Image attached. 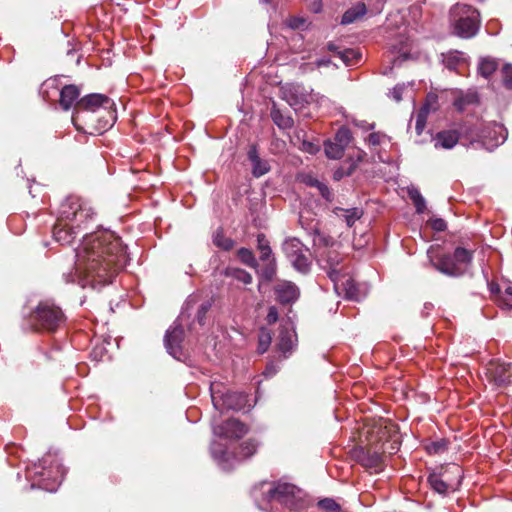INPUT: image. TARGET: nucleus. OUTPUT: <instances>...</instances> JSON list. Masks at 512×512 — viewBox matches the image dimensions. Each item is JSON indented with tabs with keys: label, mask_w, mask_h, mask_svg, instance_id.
Instances as JSON below:
<instances>
[{
	"label": "nucleus",
	"mask_w": 512,
	"mask_h": 512,
	"mask_svg": "<svg viewBox=\"0 0 512 512\" xmlns=\"http://www.w3.org/2000/svg\"><path fill=\"white\" fill-rule=\"evenodd\" d=\"M328 48H329V50H333L334 49V45L333 44H329Z\"/></svg>",
	"instance_id": "62"
},
{
	"label": "nucleus",
	"mask_w": 512,
	"mask_h": 512,
	"mask_svg": "<svg viewBox=\"0 0 512 512\" xmlns=\"http://www.w3.org/2000/svg\"><path fill=\"white\" fill-rule=\"evenodd\" d=\"M361 463L364 467L379 472L382 469L383 458L377 452H368L363 456Z\"/></svg>",
	"instance_id": "32"
},
{
	"label": "nucleus",
	"mask_w": 512,
	"mask_h": 512,
	"mask_svg": "<svg viewBox=\"0 0 512 512\" xmlns=\"http://www.w3.org/2000/svg\"><path fill=\"white\" fill-rule=\"evenodd\" d=\"M227 274L244 284H250L252 282V276L250 273L240 268L231 269Z\"/></svg>",
	"instance_id": "43"
},
{
	"label": "nucleus",
	"mask_w": 512,
	"mask_h": 512,
	"mask_svg": "<svg viewBox=\"0 0 512 512\" xmlns=\"http://www.w3.org/2000/svg\"><path fill=\"white\" fill-rule=\"evenodd\" d=\"M404 89H405L404 84H397L391 91V95H392L393 99L396 100L397 102L402 100V94H403Z\"/></svg>",
	"instance_id": "50"
},
{
	"label": "nucleus",
	"mask_w": 512,
	"mask_h": 512,
	"mask_svg": "<svg viewBox=\"0 0 512 512\" xmlns=\"http://www.w3.org/2000/svg\"><path fill=\"white\" fill-rule=\"evenodd\" d=\"M75 265L62 273L65 283H76L82 288L99 289L123 269L128 256L118 236L108 230L85 234L75 250Z\"/></svg>",
	"instance_id": "1"
},
{
	"label": "nucleus",
	"mask_w": 512,
	"mask_h": 512,
	"mask_svg": "<svg viewBox=\"0 0 512 512\" xmlns=\"http://www.w3.org/2000/svg\"><path fill=\"white\" fill-rule=\"evenodd\" d=\"M270 116H271V119L274 122V124L279 129H283V130L291 129L294 125L293 118L288 114H283L281 112V110L276 106L275 103L273 104V106L271 108Z\"/></svg>",
	"instance_id": "28"
},
{
	"label": "nucleus",
	"mask_w": 512,
	"mask_h": 512,
	"mask_svg": "<svg viewBox=\"0 0 512 512\" xmlns=\"http://www.w3.org/2000/svg\"><path fill=\"white\" fill-rule=\"evenodd\" d=\"M278 369L279 368L277 365H275L274 363H270L266 366L263 374L265 375V377H272L278 372Z\"/></svg>",
	"instance_id": "53"
},
{
	"label": "nucleus",
	"mask_w": 512,
	"mask_h": 512,
	"mask_svg": "<svg viewBox=\"0 0 512 512\" xmlns=\"http://www.w3.org/2000/svg\"><path fill=\"white\" fill-rule=\"evenodd\" d=\"M58 215L60 222L70 224L77 233H80L94 222L96 213L88 201L78 196H69L61 203Z\"/></svg>",
	"instance_id": "4"
},
{
	"label": "nucleus",
	"mask_w": 512,
	"mask_h": 512,
	"mask_svg": "<svg viewBox=\"0 0 512 512\" xmlns=\"http://www.w3.org/2000/svg\"><path fill=\"white\" fill-rule=\"evenodd\" d=\"M351 174V171H348V172H345L343 169H337L334 174H333V178L335 180H341L344 176H348Z\"/></svg>",
	"instance_id": "56"
},
{
	"label": "nucleus",
	"mask_w": 512,
	"mask_h": 512,
	"mask_svg": "<svg viewBox=\"0 0 512 512\" xmlns=\"http://www.w3.org/2000/svg\"><path fill=\"white\" fill-rule=\"evenodd\" d=\"M311 185H312V186H316V187H318V189H319V190H320V192H321V195H322L324 198H326V199H328V198H329L330 190H329V188H328L325 184H323V183L319 182L318 180H314L313 182H311Z\"/></svg>",
	"instance_id": "51"
},
{
	"label": "nucleus",
	"mask_w": 512,
	"mask_h": 512,
	"mask_svg": "<svg viewBox=\"0 0 512 512\" xmlns=\"http://www.w3.org/2000/svg\"><path fill=\"white\" fill-rule=\"evenodd\" d=\"M367 12V8L364 3H358L357 5L349 8L341 18L342 25H348L356 20L362 18Z\"/></svg>",
	"instance_id": "29"
},
{
	"label": "nucleus",
	"mask_w": 512,
	"mask_h": 512,
	"mask_svg": "<svg viewBox=\"0 0 512 512\" xmlns=\"http://www.w3.org/2000/svg\"><path fill=\"white\" fill-rule=\"evenodd\" d=\"M334 213L337 217L343 219L348 227H352L363 216V210L358 207L349 209L337 207Z\"/></svg>",
	"instance_id": "26"
},
{
	"label": "nucleus",
	"mask_w": 512,
	"mask_h": 512,
	"mask_svg": "<svg viewBox=\"0 0 512 512\" xmlns=\"http://www.w3.org/2000/svg\"><path fill=\"white\" fill-rule=\"evenodd\" d=\"M308 151H309V152H311V151H312V143H309Z\"/></svg>",
	"instance_id": "61"
},
{
	"label": "nucleus",
	"mask_w": 512,
	"mask_h": 512,
	"mask_svg": "<svg viewBox=\"0 0 512 512\" xmlns=\"http://www.w3.org/2000/svg\"><path fill=\"white\" fill-rule=\"evenodd\" d=\"M283 99L295 111H299L307 104L315 100L312 90H307L303 85L292 84L282 90Z\"/></svg>",
	"instance_id": "13"
},
{
	"label": "nucleus",
	"mask_w": 512,
	"mask_h": 512,
	"mask_svg": "<svg viewBox=\"0 0 512 512\" xmlns=\"http://www.w3.org/2000/svg\"><path fill=\"white\" fill-rule=\"evenodd\" d=\"M464 133L471 145H477L488 151H493L496 147L503 144L507 138L506 129L499 124H492L484 127H468Z\"/></svg>",
	"instance_id": "9"
},
{
	"label": "nucleus",
	"mask_w": 512,
	"mask_h": 512,
	"mask_svg": "<svg viewBox=\"0 0 512 512\" xmlns=\"http://www.w3.org/2000/svg\"><path fill=\"white\" fill-rule=\"evenodd\" d=\"M308 151H309V152H311V151H312V143H309Z\"/></svg>",
	"instance_id": "60"
},
{
	"label": "nucleus",
	"mask_w": 512,
	"mask_h": 512,
	"mask_svg": "<svg viewBox=\"0 0 512 512\" xmlns=\"http://www.w3.org/2000/svg\"><path fill=\"white\" fill-rule=\"evenodd\" d=\"M429 225L434 231L442 232L447 228V224L442 218H432L429 220Z\"/></svg>",
	"instance_id": "48"
},
{
	"label": "nucleus",
	"mask_w": 512,
	"mask_h": 512,
	"mask_svg": "<svg viewBox=\"0 0 512 512\" xmlns=\"http://www.w3.org/2000/svg\"><path fill=\"white\" fill-rule=\"evenodd\" d=\"M318 506L326 511L338 512L340 505L332 498H324L318 502Z\"/></svg>",
	"instance_id": "45"
},
{
	"label": "nucleus",
	"mask_w": 512,
	"mask_h": 512,
	"mask_svg": "<svg viewBox=\"0 0 512 512\" xmlns=\"http://www.w3.org/2000/svg\"><path fill=\"white\" fill-rule=\"evenodd\" d=\"M247 157L252 164V175L259 178L270 171V165L266 160L260 158L257 146H249Z\"/></svg>",
	"instance_id": "20"
},
{
	"label": "nucleus",
	"mask_w": 512,
	"mask_h": 512,
	"mask_svg": "<svg viewBox=\"0 0 512 512\" xmlns=\"http://www.w3.org/2000/svg\"><path fill=\"white\" fill-rule=\"evenodd\" d=\"M332 140L346 149L352 140L351 131L347 127H340Z\"/></svg>",
	"instance_id": "40"
},
{
	"label": "nucleus",
	"mask_w": 512,
	"mask_h": 512,
	"mask_svg": "<svg viewBox=\"0 0 512 512\" xmlns=\"http://www.w3.org/2000/svg\"><path fill=\"white\" fill-rule=\"evenodd\" d=\"M354 124L364 130H372L375 127L374 123H368L366 121H355Z\"/></svg>",
	"instance_id": "55"
},
{
	"label": "nucleus",
	"mask_w": 512,
	"mask_h": 512,
	"mask_svg": "<svg viewBox=\"0 0 512 512\" xmlns=\"http://www.w3.org/2000/svg\"><path fill=\"white\" fill-rule=\"evenodd\" d=\"M266 485L265 482L261 483V488H263Z\"/></svg>",
	"instance_id": "63"
},
{
	"label": "nucleus",
	"mask_w": 512,
	"mask_h": 512,
	"mask_svg": "<svg viewBox=\"0 0 512 512\" xmlns=\"http://www.w3.org/2000/svg\"><path fill=\"white\" fill-rule=\"evenodd\" d=\"M247 432V426L234 418H230L219 425L213 424V434L220 439H240Z\"/></svg>",
	"instance_id": "15"
},
{
	"label": "nucleus",
	"mask_w": 512,
	"mask_h": 512,
	"mask_svg": "<svg viewBox=\"0 0 512 512\" xmlns=\"http://www.w3.org/2000/svg\"><path fill=\"white\" fill-rule=\"evenodd\" d=\"M460 135L456 130H443L432 137L436 149H452L459 141Z\"/></svg>",
	"instance_id": "21"
},
{
	"label": "nucleus",
	"mask_w": 512,
	"mask_h": 512,
	"mask_svg": "<svg viewBox=\"0 0 512 512\" xmlns=\"http://www.w3.org/2000/svg\"><path fill=\"white\" fill-rule=\"evenodd\" d=\"M266 319L269 324H273L278 320V311L275 307L269 308Z\"/></svg>",
	"instance_id": "52"
},
{
	"label": "nucleus",
	"mask_w": 512,
	"mask_h": 512,
	"mask_svg": "<svg viewBox=\"0 0 512 512\" xmlns=\"http://www.w3.org/2000/svg\"><path fill=\"white\" fill-rule=\"evenodd\" d=\"M386 138V135L380 132H373L368 136V143L372 146H378L382 143L383 139Z\"/></svg>",
	"instance_id": "49"
},
{
	"label": "nucleus",
	"mask_w": 512,
	"mask_h": 512,
	"mask_svg": "<svg viewBox=\"0 0 512 512\" xmlns=\"http://www.w3.org/2000/svg\"><path fill=\"white\" fill-rule=\"evenodd\" d=\"M66 470L56 455L47 454L38 464H34L33 468L27 469V477L34 478L39 476L38 483H32L31 489L38 487L48 492L57 491L60 486Z\"/></svg>",
	"instance_id": "3"
},
{
	"label": "nucleus",
	"mask_w": 512,
	"mask_h": 512,
	"mask_svg": "<svg viewBox=\"0 0 512 512\" xmlns=\"http://www.w3.org/2000/svg\"><path fill=\"white\" fill-rule=\"evenodd\" d=\"M258 443L249 439L240 446L238 454L229 452L222 443L213 440L210 445V453L217 465L224 471L232 470L241 460L251 457L257 450Z\"/></svg>",
	"instance_id": "7"
},
{
	"label": "nucleus",
	"mask_w": 512,
	"mask_h": 512,
	"mask_svg": "<svg viewBox=\"0 0 512 512\" xmlns=\"http://www.w3.org/2000/svg\"><path fill=\"white\" fill-rule=\"evenodd\" d=\"M454 265L458 266L461 269V276L466 272L468 266L472 261V253L471 251L463 248L457 247L453 254H451Z\"/></svg>",
	"instance_id": "27"
},
{
	"label": "nucleus",
	"mask_w": 512,
	"mask_h": 512,
	"mask_svg": "<svg viewBox=\"0 0 512 512\" xmlns=\"http://www.w3.org/2000/svg\"><path fill=\"white\" fill-rule=\"evenodd\" d=\"M282 248L295 270L302 274H307L310 271L309 250L298 238L286 239Z\"/></svg>",
	"instance_id": "11"
},
{
	"label": "nucleus",
	"mask_w": 512,
	"mask_h": 512,
	"mask_svg": "<svg viewBox=\"0 0 512 512\" xmlns=\"http://www.w3.org/2000/svg\"><path fill=\"white\" fill-rule=\"evenodd\" d=\"M197 298L198 297L196 295H191L188 297L182 308L180 316L174 322V325L171 326L165 333V348L167 352L175 359L180 360L183 356L181 343L184 337V330L182 328V322H184L185 318H189L190 312L196 308V320L199 325L203 326L206 323L207 314L212 307V302L210 300H205L197 305Z\"/></svg>",
	"instance_id": "2"
},
{
	"label": "nucleus",
	"mask_w": 512,
	"mask_h": 512,
	"mask_svg": "<svg viewBox=\"0 0 512 512\" xmlns=\"http://www.w3.org/2000/svg\"><path fill=\"white\" fill-rule=\"evenodd\" d=\"M338 512H341V509Z\"/></svg>",
	"instance_id": "64"
},
{
	"label": "nucleus",
	"mask_w": 512,
	"mask_h": 512,
	"mask_svg": "<svg viewBox=\"0 0 512 512\" xmlns=\"http://www.w3.org/2000/svg\"><path fill=\"white\" fill-rule=\"evenodd\" d=\"M272 334L268 328L261 327L258 333V352L265 353L270 347Z\"/></svg>",
	"instance_id": "35"
},
{
	"label": "nucleus",
	"mask_w": 512,
	"mask_h": 512,
	"mask_svg": "<svg viewBox=\"0 0 512 512\" xmlns=\"http://www.w3.org/2000/svg\"><path fill=\"white\" fill-rule=\"evenodd\" d=\"M275 294L281 304H291L298 299L300 292L294 283L283 281L275 287Z\"/></svg>",
	"instance_id": "19"
},
{
	"label": "nucleus",
	"mask_w": 512,
	"mask_h": 512,
	"mask_svg": "<svg viewBox=\"0 0 512 512\" xmlns=\"http://www.w3.org/2000/svg\"><path fill=\"white\" fill-rule=\"evenodd\" d=\"M443 63L449 70H456L465 64V54L459 51H451L444 55Z\"/></svg>",
	"instance_id": "31"
},
{
	"label": "nucleus",
	"mask_w": 512,
	"mask_h": 512,
	"mask_svg": "<svg viewBox=\"0 0 512 512\" xmlns=\"http://www.w3.org/2000/svg\"><path fill=\"white\" fill-rule=\"evenodd\" d=\"M499 66L498 61L492 57H485L479 61L478 72L479 74L488 79L497 70Z\"/></svg>",
	"instance_id": "30"
},
{
	"label": "nucleus",
	"mask_w": 512,
	"mask_h": 512,
	"mask_svg": "<svg viewBox=\"0 0 512 512\" xmlns=\"http://www.w3.org/2000/svg\"><path fill=\"white\" fill-rule=\"evenodd\" d=\"M296 345L297 335L294 327L289 322L282 324L277 342L278 350L283 354L284 358H287L291 355Z\"/></svg>",
	"instance_id": "18"
},
{
	"label": "nucleus",
	"mask_w": 512,
	"mask_h": 512,
	"mask_svg": "<svg viewBox=\"0 0 512 512\" xmlns=\"http://www.w3.org/2000/svg\"><path fill=\"white\" fill-rule=\"evenodd\" d=\"M408 194L415 206L416 212L418 214L424 213V211L426 209V201H425L424 197L421 195V193L419 192V190L416 188H411L408 190Z\"/></svg>",
	"instance_id": "37"
},
{
	"label": "nucleus",
	"mask_w": 512,
	"mask_h": 512,
	"mask_svg": "<svg viewBox=\"0 0 512 512\" xmlns=\"http://www.w3.org/2000/svg\"><path fill=\"white\" fill-rule=\"evenodd\" d=\"M331 63V60L329 58H320V59H317L316 61V66L317 67H323V66H329Z\"/></svg>",
	"instance_id": "57"
},
{
	"label": "nucleus",
	"mask_w": 512,
	"mask_h": 512,
	"mask_svg": "<svg viewBox=\"0 0 512 512\" xmlns=\"http://www.w3.org/2000/svg\"><path fill=\"white\" fill-rule=\"evenodd\" d=\"M257 249L260 252V260L266 261L270 260L271 258H275L273 256L272 249L270 247V243L268 239L266 238L265 234L259 233L257 235Z\"/></svg>",
	"instance_id": "33"
},
{
	"label": "nucleus",
	"mask_w": 512,
	"mask_h": 512,
	"mask_svg": "<svg viewBox=\"0 0 512 512\" xmlns=\"http://www.w3.org/2000/svg\"><path fill=\"white\" fill-rule=\"evenodd\" d=\"M80 95V90L75 85H65L60 90V106L63 110H69L74 104L76 105V100Z\"/></svg>",
	"instance_id": "24"
},
{
	"label": "nucleus",
	"mask_w": 512,
	"mask_h": 512,
	"mask_svg": "<svg viewBox=\"0 0 512 512\" xmlns=\"http://www.w3.org/2000/svg\"><path fill=\"white\" fill-rule=\"evenodd\" d=\"M500 73H501L502 85L506 89L512 90V64L507 63V64L503 65Z\"/></svg>",
	"instance_id": "42"
},
{
	"label": "nucleus",
	"mask_w": 512,
	"mask_h": 512,
	"mask_svg": "<svg viewBox=\"0 0 512 512\" xmlns=\"http://www.w3.org/2000/svg\"><path fill=\"white\" fill-rule=\"evenodd\" d=\"M428 449L430 452L438 453L445 449V445L443 442H433Z\"/></svg>",
	"instance_id": "54"
},
{
	"label": "nucleus",
	"mask_w": 512,
	"mask_h": 512,
	"mask_svg": "<svg viewBox=\"0 0 512 512\" xmlns=\"http://www.w3.org/2000/svg\"><path fill=\"white\" fill-rule=\"evenodd\" d=\"M28 322L36 331L55 332L65 322L62 309L53 300L40 301L30 312Z\"/></svg>",
	"instance_id": "5"
},
{
	"label": "nucleus",
	"mask_w": 512,
	"mask_h": 512,
	"mask_svg": "<svg viewBox=\"0 0 512 512\" xmlns=\"http://www.w3.org/2000/svg\"><path fill=\"white\" fill-rule=\"evenodd\" d=\"M265 264L263 268L259 271L260 276L266 280L271 281L276 275L277 263L275 258H271L270 260L264 261Z\"/></svg>",
	"instance_id": "38"
},
{
	"label": "nucleus",
	"mask_w": 512,
	"mask_h": 512,
	"mask_svg": "<svg viewBox=\"0 0 512 512\" xmlns=\"http://www.w3.org/2000/svg\"><path fill=\"white\" fill-rule=\"evenodd\" d=\"M320 240L324 242L325 247L318 251L317 263L321 269L326 271L330 280L336 285L340 276L338 266L341 262V256L336 249L332 246L329 247L331 239L321 237Z\"/></svg>",
	"instance_id": "12"
},
{
	"label": "nucleus",
	"mask_w": 512,
	"mask_h": 512,
	"mask_svg": "<svg viewBox=\"0 0 512 512\" xmlns=\"http://www.w3.org/2000/svg\"><path fill=\"white\" fill-rule=\"evenodd\" d=\"M432 103L433 104L437 103V96L436 95H429L427 97L426 103L418 110V112L416 114V117H415V131H416L417 135H421V133L423 132V130H424L425 126H426L427 117H428V115L430 113V110H431L430 105Z\"/></svg>",
	"instance_id": "23"
},
{
	"label": "nucleus",
	"mask_w": 512,
	"mask_h": 512,
	"mask_svg": "<svg viewBox=\"0 0 512 512\" xmlns=\"http://www.w3.org/2000/svg\"><path fill=\"white\" fill-rule=\"evenodd\" d=\"M427 482L431 489L443 496H446L450 491H454L452 484L446 482L440 473L433 472L429 474Z\"/></svg>",
	"instance_id": "25"
},
{
	"label": "nucleus",
	"mask_w": 512,
	"mask_h": 512,
	"mask_svg": "<svg viewBox=\"0 0 512 512\" xmlns=\"http://www.w3.org/2000/svg\"><path fill=\"white\" fill-rule=\"evenodd\" d=\"M54 83V80L53 81H47L44 83L45 86H50V85H53Z\"/></svg>",
	"instance_id": "59"
},
{
	"label": "nucleus",
	"mask_w": 512,
	"mask_h": 512,
	"mask_svg": "<svg viewBox=\"0 0 512 512\" xmlns=\"http://www.w3.org/2000/svg\"><path fill=\"white\" fill-rule=\"evenodd\" d=\"M268 502L277 501L290 510H302L308 506V500L303 490L294 484L282 480L274 482L266 492Z\"/></svg>",
	"instance_id": "6"
},
{
	"label": "nucleus",
	"mask_w": 512,
	"mask_h": 512,
	"mask_svg": "<svg viewBox=\"0 0 512 512\" xmlns=\"http://www.w3.org/2000/svg\"><path fill=\"white\" fill-rule=\"evenodd\" d=\"M340 58L347 66H352L357 64L361 60L362 55L357 50L346 49L340 53Z\"/></svg>",
	"instance_id": "39"
},
{
	"label": "nucleus",
	"mask_w": 512,
	"mask_h": 512,
	"mask_svg": "<svg viewBox=\"0 0 512 512\" xmlns=\"http://www.w3.org/2000/svg\"><path fill=\"white\" fill-rule=\"evenodd\" d=\"M428 257L432 267L440 273L449 277L461 276V269L454 265L451 254H434L432 251H428Z\"/></svg>",
	"instance_id": "17"
},
{
	"label": "nucleus",
	"mask_w": 512,
	"mask_h": 512,
	"mask_svg": "<svg viewBox=\"0 0 512 512\" xmlns=\"http://www.w3.org/2000/svg\"><path fill=\"white\" fill-rule=\"evenodd\" d=\"M451 15L453 18V34L456 36L469 39L478 33L480 28V15L472 6L456 4L451 10Z\"/></svg>",
	"instance_id": "8"
},
{
	"label": "nucleus",
	"mask_w": 512,
	"mask_h": 512,
	"mask_svg": "<svg viewBox=\"0 0 512 512\" xmlns=\"http://www.w3.org/2000/svg\"><path fill=\"white\" fill-rule=\"evenodd\" d=\"M499 305L506 309H512V286H508L500 296Z\"/></svg>",
	"instance_id": "46"
},
{
	"label": "nucleus",
	"mask_w": 512,
	"mask_h": 512,
	"mask_svg": "<svg viewBox=\"0 0 512 512\" xmlns=\"http://www.w3.org/2000/svg\"><path fill=\"white\" fill-rule=\"evenodd\" d=\"M114 103L104 94H89L79 99L76 103L75 112L72 117L73 122L82 112H97L100 109H110Z\"/></svg>",
	"instance_id": "14"
},
{
	"label": "nucleus",
	"mask_w": 512,
	"mask_h": 512,
	"mask_svg": "<svg viewBox=\"0 0 512 512\" xmlns=\"http://www.w3.org/2000/svg\"><path fill=\"white\" fill-rule=\"evenodd\" d=\"M325 155L329 159H340L344 155L345 148L334 140L328 139L324 142Z\"/></svg>",
	"instance_id": "34"
},
{
	"label": "nucleus",
	"mask_w": 512,
	"mask_h": 512,
	"mask_svg": "<svg viewBox=\"0 0 512 512\" xmlns=\"http://www.w3.org/2000/svg\"><path fill=\"white\" fill-rule=\"evenodd\" d=\"M343 289L345 291V297L350 300H358V289L353 280L347 279L343 283Z\"/></svg>",
	"instance_id": "44"
},
{
	"label": "nucleus",
	"mask_w": 512,
	"mask_h": 512,
	"mask_svg": "<svg viewBox=\"0 0 512 512\" xmlns=\"http://www.w3.org/2000/svg\"><path fill=\"white\" fill-rule=\"evenodd\" d=\"M210 394L213 406L219 412L225 410H241L244 408L247 401V397L243 393L229 391L218 382H212L210 384Z\"/></svg>",
	"instance_id": "10"
},
{
	"label": "nucleus",
	"mask_w": 512,
	"mask_h": 512,
	"mask_svg": "<svg viewBox=\"0 0 512 512\" xmlns=\"http://www.w3.org/2000/svg\"><path fill=\"white\" fill-rule=\"evenodd\" d=\"M453 469H454L453 473L459 475L460 478H462V476H461V473H462L461 468L459 466H453Z\"/></svg>",
	"instance_id": "58"
},
{
	"label": "nucleus",
	"mask_w": 512,
	"mask_h": 512,
	"mask_svg": "<svg viewBox=\"0 0 512 512\" xmlns=\"http://www.w3.org/2000/svg\"><path fill=\"white\" fill-rule=\"evenodd\" d=\"M240 261L250 268L258 269V261L256 260L252 250L248 248H240L237 252Z\"/></svg>",
	"instance_id": "36"
},
{
	"label": "nucleus",
	"mask_w": 512,
	"mask_h": 512,
	"mask_svg": "<svg viewBox=\"0 0 512 512\" xmlns=\"http://www.w3.org/2000/svg\"><path fill=\"white\" fill-rule=\"evenodd\" d=\"M306 22L303 17L292 16L286 20V25L293 30L304 29Z\"/></svg>",
	"instance_id": "47"
},
{
	"label": "nucleus",
	"mask_w": 512,
	"mask_h": 512,
	"mask_svg": "<svg viewBox=\"0 0 512 512\" xmlns=\"http://www.w3.org/2000/svg\"><path fill=\"white\" fill-rule=\"evenodd\" d=\"M77 234V231H75L70 224H64V222H60L59 217L57 218V222L53 228V237L57 242L62 245L71 244Z\"/></svg>",
	"instance_id": "22"
},
{
	"label": "nucleus",
	"mask_w": 512,
	"mask_h": 512,
	"mask_svg": "<svg viewBox=\"0 0 512 512\" xmlns=\"http://www.w3.org/2000/svg\"><path fill=\"white\" fill-rule=\"evenodd\" d=\"M487 376L496 386H505L512 382V366L510 363L491 361L487 367Z\"/></svg>",
	"instance_id": "16"
},
{
	"label": "nucleus",
	"mask_w": 512,
	"mask_h": 512,
	"mask_svg": "<svg viewBox=\"0 0 512 512\" xmlns=\"http://www.w3.org/2000/svg\"><path fill=\"white\" fill-rule=\"evenodd\" d=\"M213 243L223 249V250H230L234 246V241L230 238H227L223 235L221 231H217L213 236Z\"/></svg>",
	"instance_id": "41"
}]
</instances>
